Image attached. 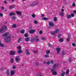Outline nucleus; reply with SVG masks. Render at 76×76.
I'll return each instance as SVG.
<instances>
[{
  "instance_id": "e433bc0d",
  "label": "nucleus",
  "mask_w": 76,
  "mask_h": 76,
  "mask_svg": "<svg viewBox=\"0 0 76 76\" xmlns=\"http://www.w3.org/2000/svg\"><path fill=\"white\" fill-rule=\"evenodd\" d=\"M25 32V30H23L20 31V33L21 34H23Z\"/></svg>"
},
{
  "instance_id": "f3484780",
  "label": "nucleus",
  "mask_w": 76,
  "mask_h": 76,
  "mask_svg": "<svg viewBox=\"0 0 76 76\" xmlns=\"http://www.w3.org/2000/svg\"><path fill=\"white\" fill-rule=\"evenodd\" d=\"M26 54L27 55H29V54H30V53L28 51V50H26Z\"/></svg>"
},
{
  "instance_id": "de8ad7c7",
  "label": "nucleus",
  "mask_w": 76,
  "mask_h": 76,
  "mask_svg": "<svg viewBox=\"0 0 76 76\" xmlns=\"http://www.w3.org/2000/svg\"><path fill=\"white\" fill-rule=\"evenodd\" d=\"M68 61L69 62H72V58H69Z\"/></svg>"
},
{
  "instance_id": "0e129e2a",
  "label": "nucleus",
  "mask_w": 76,
  "mask_h": 76,
  "mask_svg": "<svg viewBox=\"0 0 76 76\" xmlns=\"http://www.w3.org/2000/svg\"><path fill=\"white\" fill-rule=\"evenodd\" d=\"M43 64H47V62H46V61L43 62Z\"/></svg>"
},
{
  "instance_id": "13d9d810",
  "label": "nucleus",
  "mask_w": 76,
  "mask_h": 76,
  "mask_svg": "<svg viewBox=\"0 0 76 76\" xmlns=\"http://www.w3.org/2000/svg\"><path fill=\"white\" fill-rule=\"evenodd\" d=\"M35 38H39V36H36L35 37Z\"/></svg>"
},
{
  "instance_id": "c85d7f7f",
  "label": "nucleus",
  "mask_w": 76,
  "mask_h": 76,
  "mask_svg": "<svg viewBox=\"0 0 76 76\" xmlns=\"http://www.w3.org/2000/svg\"><path fill=\"white\" fill-rule=\"evenodd\" d=\"M21 39H22V38H19L18 39V43H19L21 41Z\"/></svg>"
},
{
  "instance_id": "423d86ee",
  "label": "nucleus",
  "mask_w": 76,
  "mask_h": 76,
  "mask_svg": "<svg viewBox=\"0 0 76 76\" xmlns=\"http://www.w3.org/2000/svg\"><path fill=\"white\" fill-rule=\"evenodd\" d=\"M37 4H38V3L37 2H35L33 4H31L30 6H35L37 5Z\"/></svg>"
},
{
  "instance_id": "dca6fc26",
  "label": "nucleus",
  "mask_w": 76,
  "mask_h": 76,
  "mask_svg": "<svg viewBox=\"0 0 76 76\" xmlns=\"http://www.w3.org/2000/svg\"><path fill=\"white\" fill-rule=\"evenodd\" d=\"M25 39L26 40V41L27 42L28 41H29L30 39L29 37H27Z\"/></svg>"
},
{
  "instance_id": "69168bd1",
  "label": "nucleus",
  "mask_w": 76,
  "mask_h": 76,
  "mask_svg": "<svg viewBox=\"0 0 76 76\" xmlns=\"http://www.w3.org/2000/svg\"><path fill=\"white\" fill-rule=\"evenodd\" d=\"M2 9L3 10H4V7H2Z\"/></svg>"
},
{
  "instance_id": "f8f14e48",
  "label": "nucleus",
  "mask_w": 76,
  "mask_h": 76,
  "mask_svg": "<svg viewBox=\"0 0 76 76\" xmlns=\"http://www.w3.org/2000/svg\"><path fill=\"white\" fill-rule=\"evenodd\" d=\"M35 38L34 37H32L31 39V42H32L34 41H35Z\"/></svg>"
},
{
  "instance_id": "b1692460",
  "label": "nucleus",
  "mask_w": 76,
  "mask_h": 76,
  "mask_svg": "<svg viewBox=\"0 0 76 76\" xmlns=\"http://www.w3.org/2000/svg\"><path fill=\"white\" fill-rule=\"evenodd\" d=\"M66 53H65V52L64 51H62V56H64Z\"/></svg>"
},
{
  "instance_id": "aec40b11",
  "label": "nucleus",
  "mask_w": 76,
  "mask_h": 76,
  "mask_svg": "<svg viewBox=\"0 0 76 76\" xmlns=\"http://www.w3.org/2000/svg\"><path fill=\"white\" fill-rule=\"evenodd\" d=\"M67 18L68 19H70L72 17H71V16L70 15H67Z\"/></svg>"
},
{
  "instance_id": "ddd939ff",
  "label": "nucleus",
  "mask_w": 76,
  "mask_h": 76,
  "mask_svg": "<svg viewBox=\"0 0 76 76\" xmlns=\"http://www.w3.org/2000/svg\"><path fill=\"white\" fill-rule=\"evenodd\" d=\"M16 13L17 14V15H20V16H21V15H22L21 12H19V11H17Z\"/></svg>"
},
{
  "instance_id": "5fc2aeb1",
  "label": "nucleus",
  "mask_w": 76,
  "mask_h": 76,
  "mask_svg": "<svg viewBox=\"0 0 76 76\" xmlns=\"http://www.w3.org/2000/svg\"><path fill=\"white\" fill-rule=\"evenodd\" d=\"M41 39L42 40H45V38L44 37H42L41 38Z\"/></svg>"
},
{
  "instance_id": "4d7b16f0",
  "label": "nucleus",
  "mask_w": 76,
  "mask_h": 76,
  "mask_svg": "<svg viewBox=\"0 0 76 76\" xmlns=\"http://www.w3.org/2000/svg\"><path fill=\"white\" fill-rule=\"evenodd\" d=\"M4 46V45H3V44H2L1 43L0 44V47H3Z\"/></svg>"
},
{
  "instance_id": "ea45409f",
  "label": "nucleus",
  "mask_w": 76,
  "mask_h": 76,
  "mask_svg": "<svg viewBox=\"0 0 76 76\" xmlns=\"http://www.w3.org/2000/svg\"><path fill=\"white\" fill-rule=\"evenodd\" d=\"M17 48L18 50H21V47H20V46H18Z\"/></svg>"
},
{
  "instance_id": "a878e982",
  "label": "nucleus",
  "mask_w": 76,
  "mask_h": 76,
  "mask_svg": "<svg viewBox=\"0 0 76 76\" xmlns=\"http://www.w3.org/2000/svg\"><path fill=\"white\" fill-rule=\"evenodd\" d=\"M10 62H11L12 63H13V61H14V60H13V58H11L10 59Z\"/></svg>"
},
{
  "instance_id": "7c9ffc66",
  "label": "nucleus",
  "mask_w": 76,
  "mask_h": 76,
  "mask_svg": "<svg viewBox=\"0 0 76 76\" xmlns=\"http://www.w3.org/2000/svg\"><path fill=\"white\" fill-rule=\"evenodd\" d=\"M32 18H35L36 17V16L35 15V14H32Z\"/></svg>"
},
{
  "instance_id": "79ce46f5",
  "label": "nucleus",
  "mask_w": 76,
  "mask_h": 76,
  "mask_svg": "<svg viewBox=\"0 0 76 76\" xmlns=\"http://www.w3.org/2000/svg\"><path fill=\"white\" fill-rule=\"evenodd\" d=\"M45 57H49V55H48V54H47V55H45Z\"/></svg>"
},
{
  "instance_id": "603ef678",
  "label": "nucleus",
  "mask_w": 76,
  "mask_h": 76,
  "mask_svg": "<svg viewBox=\"0 0 76 76\" xmlns=\"http://www.w3.org/2000/svg\"><path fill=\"white\" fill-rule=\"evenodd\" d=\"M72 6H73V7H75V6H76V5L75 4V3H73Z\"/></svg>"
},
{
  "instance_id": "6ab92c4d",
  "label": "nucleus",
  "mask_w": 76,
  "mask_h": 76,
  "mask_svg": "<svg viewBox=\"0 0 76 76\" xmlns=\"http://www.w3.org/2000/svg\"><path fill=\"white\" fill-rule=\"evenodd\" d=\"M15 74V72L13 71H11V75L12 76H13Z\"/></svg>"
},
{
  "instance_id": "4be33fe9",
  "label": "nucleus",
  "mask_w": 76,
  "mask_h": 76,
  "mask_svg": "<svg viewBox=\"0 0 76 76\" xmlns=\"http://www.w3.org/2000/svg\"><path fill=\"white\" fill-rule=\"evenodd\" d=\"M18 54H20V53H22V50H19L18 51Z\"/></svg>"
},
{
  "instance_id": "6e6d98bb",
  "label": "nucleus",
  "mask_w": 76,
  "mask_h": 76,
  "mask_svg": "<svg viewBox=\"0 0 76 76\" xmlns=\"http://www.w3.org/2000/svg\"><path fill=\"white\" fill-rule=\"evenodd\" d=\"M67 41H68V42H69V41H70V38H67Z\"/></svg>"
},
{
  "instance_id": "5701e85b",
  "label": "nucleus",
  "mask_w": 76,
  "mask_h": 76,
  "mask_svg": "<svg viewBox=\"0 0 76 76\" xmlns=\"http://www.w3.org/2000/svg\"><path fill=\"white\" fill-rule=\"evenodd\" d=\"M42 19L44 20H48V18H42Z\"/></svg>"
},
{
  "instance_id": "a19ab883",
  "label": "nucleus",
  "mask_w": 76,
  "mask_h": 76,
  "mask_svg": "<svg viewBox=\"0 0 76 76\" xmlns=\"http://www.w3.org/2000/svg\"><path fill=\"white\" fill-rule=\"evenodd\" d=\"M53 19H54V21H57V18L56 17H55L54 18H53Z\"/></svg>"
},
{
  "instance_id": "2f4dec72",
  "label": "nucleus",
  "mask_w": 76,
  "mask_h": 76,
  "mask_svg": "<svg viewBox=\"0 0 76 76\" xmlns=\"http://www.w3.org/2000/svg\"><path fill=\"white\" fill-rule=\"evenodd\" d=\"M59 41L60 42H63V38H61L59 39Z\"/></svg>"
},
{
  "instance_id": "e2e57ef3",
  "label": "nucleus",
  "mask_w": 76,
  "mask_h": 76,
  "mask_svg": "<svg viewBox=\"0 0 76 76\" xmlns=\"http://www.w3.org/2000/svg\"><path fill=\"white\" fill-rule=\"evenodd\" d=\"M73 12H74V13H75V14H76V10L73 11Z\"/></svg>"
},
{
  "instance_id": "72a5a7b5",
  "label": "nucleus",
  "mask_w": 76,
  "mask_h": 76,
  "mask_svg": "<svg viewBox=\"0 0 76 76\" xmlns=\"http://www.w3.org/2000/svg\"><path fill=\"white\" fill-rule=\"evenodd\" d=\"M35 41L36 42H38L39 41V39L38 38H37L36 39H35Z\"/></svg>"
},
{
  "instance_id": "412c9836",
  "label": "nucleus",
  "mask_w": 76,
  "mask_h": 76,
  "mask_svg": "<svg viewBox=\"0 0 76 76\" xmlns=\"http://www.w3.org/2000/svg\"><path fill=\"white\" fill-rule=\"evenodd\" d=\"M15 61H20V59H19V58H16Z\"/></svg>"
},
{
  "instance_id": "f257e3e1",
  "label": "nucleus",
  "mask_w": 76,
  "mask_h": 76,
  "mask_svg": "<svg viewBox=\"0 0 76 76\" xmlns=\"http://www.w3.org/2000/svg\"><path fill=\"white\" fill-rule=\"evenodd\" d=\"M7 29V27L6 26H4L2 27L1 29H0V33H4L6 31V30Z\"/></svg>"
},
{
  "instance_id": "a18cd8bd",
  "label": "nucleus",
  "mask_w": 76,
  "mask_h": 76,
  "mask_svg": "<svg viewBox=\"0 0 76 76\" xmlns=\"http://www.w3.org/2000/svg\"><path fill=\"white\" fill-rule=\"evenodd\" d=\"M25 37H28V34L27 33H26L25 35Z\"/></svg>"
},
{
  "instance_id": "473e14b6",
  "label": "nucleus",
  "mask_w": 76,
  "mask_h": 76,
  "mask_svg": "<svg viewBox=\"0 0 76 76\" xmlns=\"http://www.w3.org/2000/svg\"><path fill=\"white\" fill-rule=\"evenodd\" d=\"M51 71L52 73H54V72H56V70H55L54 69H51Z\"/></svg>"
},
{
  "instance_id": "6e6552de",
  "label": "nucleus",
  "mask_w": 76,
  "mask_h": 76,
  "mask_svg": "<svg viewBox=\"0 0 76 76\" xmlns=\"http://www.w3.org/2000/svg\"><path fill=\"white\" fill-rule=\"evenodd\" d=\"M61 50V49L59 48H57L56 49V51H57V53L58 54L60 53V51Z\"/></svg>"
},
{
  "instance_id": "338daca9",
  "label": "nucleus",
  "mask_w": 76,
  "mask_h": 76,
  "mask_svg": "<svg viewBox=\"0 0 76 76\" xmlns=\"http://www.w3.org/2000/svg\"><path fill=\"white\" fill-rule=\"evenodd\" d=\"M48 46H50L51 45L50 43H48Z\"/></svg>"
},
{
  "instance_id": "4c0bfd02",
  "label": "nucleus",
  "mask_w": 76,
  "mask_h": 76,
  "mask_svg": "<svg viewBox=\"0 0 76 76\" xmlns=\"http://www.w3.org/2000/svg\"><path fill=\"white\" fill-rule=\"evenodd\" d=\"M71 17H75V15L73 13H72L71 14Z\"/></svg>"
},
{
  "instance_id": "37998d69",
  "label": "nucleus",
  "mask_w": 76,
  "mask_h": 76,
  "mask_svg": "<svg viewBox=\"0 0 76 76\" xmlns=\"http://www.w3.org/2000/svg\"><path fill=\"white\" fill-rule=\"evenodd\" d=\"M12 69H16V66H12Z\"/></svg>"
},
{
  "instance_id": "c03bdc74",
  "label": "nucleus",
  "mask_w": 76,
  "mask_h": 76,
  "mask_svg": "<svg viewBox=\"0 0 76 76\" xmlns=\"http://www.w3.org/2000/svg\"><path fill=\"white\" fill-rule=\"evenodd\" d=\"M72 45L73 47H75L76 46V44L75 43H72Z\"/></svg>"
},
{
  "instance_id": "39448f33",
  "label": "nucleus",
  "mask_w": 76,
  "mask_h": 76,
  "mask_svg": "<svg viewBox=\"0 0 76 76\" xmlns=\"http://www.w3.org/2000/svg\"><path fill=\"white\" fill-rule=\"evenodd\" d=\"M49 25L50 26H53L54 25V23L53 21H50L49 22Z\"/></svg>"
},
{
  "instance_id": "774afa93",
  "label": "nucleus",
  "mask_w": 76,
  "mask_h": 76,
  "mask_svg": "<svg viewBox=\"0 0 76 76\" xmlns=\"http://www.w3.org/2000/svg\"><path fill=\"white\" fill-rule=\"evenodd\" d=\"M61 11H62V12H64V9H61Z\"/></svg>"
},
{
  "instance_id": "a211bd4d",
  "label": "nucleus",
  "mask_w": 76,
  "mask_h": 76,
  "mask_svg": "<svg viewBox=\"0 0 76 76\" xmlns=\"http://www.w3.org/2000/svg\"><path fill=\"white\" fill-rule=\"evenodd\" d=\"M15 7V5H12L10 7L9 9H12L13 8H14Z\"/></svg>"
},
{
  "instance_id": "bb28decb",
  "label": "nucleus",
  "mask_w": 76,
  "mask_h": 76,
  "mask_svg": "<svg viewBox=\"0 0 76 76\" xmlns=\"http://www.w3.org/2000/svg\"><path fill=\"white\" fill-rule=\"evenodd\" d=\"M60 15L61 16H63V15H64V13L63 12H61L60 13Z\"/></svg>"
},
{
  "instance_id": "680f3d73",
  "label": "nucleus",
  "mask_w": 76,
  "mask_h": 76,
  "mask_svg": "<svg viewBox=\"0 0 76 76\" xmlns=\"http://www.w3.org/2000/svg\"><path fill=\"white\" fill-rule=\"evenodd\" d=\"M41 16L42 17H44V14H42Z\"/></svg>"
},
{
  "instance_id": "3c124183",
  "label": "nucleus",
  "mask_w": 76,
  "mask_h": 76,
  "mask_svg": "<svg viewBox=\"0 0 76 76\" xmlns=\"http://www.w3.org/2000/svg\"><path fill=\"white\" fill-rule=\"evenodd\" d=\"M4 4H7V1H4Z\"/></svg>"
},
{
  "instance_id": "052dcab7",
  "label": "nucleus",
  "mask_w": 76,
  "mask_h": 76,
  "mask_svg": "<svg viewBox=\"0 0 76 76\" xmlns=\"http://www.w3.org/2000/svg\"><path fill=\"white\" fill-rule=\"evenodd\" d=\"M36 66H38L39 65V63L38 62H37L36 63Z\"/></svg>"
},
{
  "instance_id": "09e8293b",
  "label": "nucleus",
  "mask_w": 76,
  "mask_h": 76,
  "mask_svg": "<svg viewBox=\"0 0 76 76\" xmlns=\"http://www.w3.org/2000/svg\"><path fill=\"white\" fill-rule=\"evenodd\" d=\"M50 64V62L49 61H48L47 63H46V64L47 65H49Z\"/></svg>"
},
{
  "instance_id": "2eb2a0df",
  "label": "nucleus",
  "mask_w": 76,
  "mask_h": 76,
  "mask_svg": "<svg viewBox=\"0 0 76 76\" xmlns=\"http://www.w3.org/2000/svg\"><path fill=\"white\" fill-rule=\"evenodd\" d=\"M65 75V72L63 71H62V73L60 74L61 76H64Z\"/></svg>"
},
{
  "instance_id": "20e7f679",
  "label": "nucleus",
  "mask_w": 76,
  "mask_h": 76,
  "mask_svg": "<svg viewBox=\"0 0 76 76\" xmlns=\"http://www.w3.org/2000/svg\"><path fill=\"white\" fill-rule=\"evenodd\" d=\"M58 67V63H56L53 66V69H56Z\"/></svg>"
},
{
  "instance_id": "8fccbe9b",
  "label": "nucleus",
  "mask_w": 76,
  "mask_h": 76,
  "mask_svg": "<svg viewBox=\"0 0 76 76\" xmlns=\"http://www.w3.org/2000/svg\"><path fill=\"white\" fill-rule=\"evenodd\" d=\"M39 34H42V31H40L39 32Z\"/></svg>"
},
{
  "instance_id": "1a4fd4ad",
  "label": "nucleus",
  "mask_w": 76,
  "mask_h": 76,
  "mask_svg": "<svg viewBox=\"0 0 76 76\" xmlns=\"http://www.w3.org/2000/svg\"><path fill=\"white\" fill-rule=\"evenodd\" d=\"M8 35H9V33H4V34L2 35V37H7L8 36Z\"/></svg>"
},
{
  "instance_id": "9d476101",
  "label": "nucleus",
  "mask_w": 76,
  "mask_h": 76,
  "mask_svg": "<svg viewBox=\"0 0 76 76\" xmlns=\"http://www.w3.org/2000/svg\"><path fill=\"white\" fill-rule=\"evenodd\" d=\"M10 55H15V53L13 51H10Z\"/></svg>"
},
{
  "instance_id": "49530a36",
  "label": "nucleus",
  "mask_w": 76,
  "mask_h": 76,
  "mask_svg": "<svg viewBox=\"0 0 76 76\" xmlns=\"http://www.w3.org/2000/svg\"><path fill=\"white\" fill-rule=\"evenodd\" d=\"M34 23H35V24H37L38 23V22L37 20L34 21Z\"/></svg>"
},
{
  "instance_id": "c756f323",
  "label": "nucleus",
  "mask_w": 76,
  "mask_h": 76,
  "mask_svg": "<svg viewBox=\"0 0 76 76\" xmlns=\"http://www.w3.org/2000/svg\"><path fill=\"white\" fill-rule=\"evenodd\" d=\"M12 19L14 20H15V19H16V17H15V16H13L12 17Z\"/></svg>"
},
{
  "instance_id": "c9c22d12",
  "label": "nucleus",
  "mask_w": 76,
  "mask_h": 76,
  "mask_svg": "<svg viewBox=\"0 0 76 76\" xmlns=\"http://www.w3.org/2000/svg\"><path fill=\"white\" fill-rule=\"evenodd\" d=\"M53 75H57V72H56V71H55V72L53 73Z\"/></svg>"
},
{
  "instance_id": "f704fd0d",
  "label": "nucleus",
  "mask_w": 76,
  "mask_h": 76,
  "mask_svg": "<svg viewBox=\"0 0 76 76\" xmlns=\"http://www.w3.org/2000/svg\"><path fill=\"white\" fill-rule=\"evenodd\" d=\"M33 52L35 54H37L38 53V51L37 50H34Z\"/></svg>"
},
{
  "instance_id": "cd10ccee",
  "label": "nucleus",
  "mask_w": 76,
  "mask_h": 76,
  "mask_svg": "<svg viewBox=\"0 0 76 76\" xmlns=\"http://www.w3.org/2000/svg\"><path fill=\"white\" fill-rule=\"evenodd\" d=\"M69 73V70L67 69L66 72V75H68Z\"/></svg>"
},
{
  "instance_id": "f03ea898",
  "label": "nucleus",
  "mask_w": 76,
  "mask_h": 76,
  "mask_svg": "<svg viewBox=\"0 0 76 76\" xmlns=\"http://www.w3.org/2000/svg\"><path fill=\"white\" fill-rule=\"evenodd\" d=\"M4 39L6 42H9L10 41V36L8 37L7 38H4Z\"/></svg>"
},
{
  "instance_id": "58836bf2",
  "label": "nucleus",
  "mask_w": 76,
  "mask_h": 76,
  "mask_svg": "<svg viewBox=\"0 0 76 76\" xmlns=\"http://www.w3.org/2000/svg\"><path fill=\"white\" fill-rule=\"evenodd\" d=\"M12 28H16V24H14L12 25Z\"/></svg>"
},
{
  "instance_id": "bf43d9fd",
  "label": "nucleus",
  "mask_w": 76,
  "mask_h": 76,
  "mask_svg": "<svg viewBox=\"0 0 76 76\" xmlns=\"http://www.w3.org/2000/svg\"><path fill=\"white\" fill-rule=\"evenodd\" d=\"M58 38H59L61 37V34H58Z\"/></svg>"
},
{
  "instance_id": "0eeeda50",
  "label": "nucleus",
  "mask_w": 76,
  "mask_h": 76,
  "mask_svg": "<svg viewBox=\"0 0 76 76\" xmlns=\"http://www.w3.org/2000/svg\"><path fill=\"white\" fill-rule=\"evenodd\" d=\"M35 32V30H30L29 32L30 34H33Z\"/></svg>"
},
{
  "instance_id": "4468645a",
  "label": "nucleus",
  "mask_w": 76,
  "mask_h": 76,
  "mask_svg": "<svg viewBox=\"0 0 76 76\" xmlns=\"http://www.w3.org/2000/svg\"><path fill=\"white\" fill-rule=\"evenodd\" d=\"M10 16H13L15 15V12H11L9 14Z\"/></svg>"
},
{
  "instance_id": "9b49d317",
  "label": "nucleus",
  "mask_w": 76,
  "mask_h": 76,
  "mask_svg": "<svg viewBox=\"0 0 76 76\" xmlns=\"http://www.w3.org/2000/svg\"><path fill=\"white\" fill-rule=\"evenodd\" d=\"M7 76H10V72H9V70H7Z\"/></svg>"
},
{
  "instance_id": "393cba45",
  "label": "nucleus",
  "mask_w": 76,
  "mask_h": 76,
  "mask_svg": "<svg viewBox=\"0 0 76 76\" xmlns=\"http://www.w3.org/2000/svg\"><path fill=\"white\" fill-rule=\"evenodd\" d=\"M46 53L47 54H49L50 53V50H46Z\"/></svg>"
},
{
  "instance_id": "864d4df0",
  "label": "nucleus",
  "mask_w": 76,
  "mask_h": 76,
  "mask_svg": "<svg viewBox=\"0 0 76 76\" xmlns=\"http://www.w3.org/2000/svg\"><path fill=\"white\" fill-rule=\"evenodd\" d=\"M53 63H54L53 60H51L50 61V63H51V64H53Z\"/></svg>"
},
{
  "instance_id": "7ed1b4c3",
  "label": "nucleus",
  "mask_w": 76,
  "mask_h": 76,
  "mask_svg": "<svg viewBox=\"0 0 76 76\" xmlns=\"http://www.w3.org/2000/svg\"><path fill=\"white\" fill-rule=\"evenodd\" d=\"M59 31V29H57L55 30V31L53 32H51V33L52 35H55L56 34L58 33V32Z\"/></svg>"
}]
</instances>
